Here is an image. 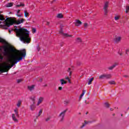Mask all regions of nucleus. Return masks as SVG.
I'll return each instance as SVG.
<instances>
[{
  "mask_svg": "<svg viewBox=\"0 0 129 129\" xmlns=\"http://www.w3.org/2000/svg\"><path fill=\"white\" fill-rule=\"evenodd\" d=\"M11 52H17L15 54L11 56L9 58V61L12 64L11 66H6L0 63V73H5V72H9V70L14 67L15 64H17L18 62H20L21 60H23V58L26 57L27 53L26 52V49H24L22 50H17L13 47L9 48Z\"/></svg>",
  "mask_w": 129,
  "mask_h": 129,
  "instance_id": "1",
  "label": "nucleus"
},
{
  "mask_svg": "<svg viewBox=\"0 0 129 129\" xmlns=\"http://www.w3.org/2000/svg\"><path fill=\"white\" fill-rule=\"evenodd\" d=\"M14 30L16 34L17 37L20 38V41L29 44L31 42V38H30V32L26 29L20 28L18 29V27L15 26Z\"/></svg>",
  "mask_w": 129,
  "mask_h": 129,
  "instance_id": "2",
  "label": "nucleus"
},
{
  "mask_svg": "<svg viewBox=\"0 0 129 129\" xmlns=\"http://www.w3.org/2000/svg\"><path fill=\"white\" fill-rule=\"evenodd\" d=\"M24 21H25V19H24L19 20H15L11 17L7 18L6 20H5L4 22H3V24H0V28H2L3 30H8V28L10 26H13V24L20 25V24L24 23Z\"/></svg>",
  "mask_w": 129,
  "mask_h": 129,
  "instance_id": "3",
  "label": "nucleus"
},
{
  "mask_svg": "<svg viewBox=\"0 0 129 129\" xmlns=\"http://www.w3.org/2000/svg\"><path fill=\"white\" fill-rule=\"evenodd\" d=\"M108 4H109V2H106L105 3H104V7H103V10H104V15L105 16H106V15H107L108 13Z\"/></svg>",
  "mask_w": 129,
  "mask_h": 129,
  "instance_id": "4",
  "label": "nucleus"
},
{
  "mask_svg": "<svg viewBox=\"0 0 129 129\" xmlns=\"http://www.w3.org/2000/svg\"><path fill=\"white\" fill-rule=\"evenodd\" d=\"M68 109H66L63 110L62 112H61L59 115V118H60V121H63L64 120V117L65 116V114L66 112H67Z\"/></svg>",
  "mask_w": 129,
  "mask_h": 129,
  "instance_id": "5",
  "label": "nucleus"
},
{
  "mask_svg": "<svg viewBox=\"0 0 129 129\" xmlns=\"http://www.w3.org/2000/svg\"><path fill=\"white\" fill-rule=\"evenodd\" d=\"M104 78H106V79H109V78H111V75L104 74L99 77V79H104Z\"/></svg>",
  "mask_w": 129,
  "mask_h": 129,
  "instance_id": "6",
  "label": "nucleus"
},
{
  "mask_svg": "<svg viewBox=\"0 0 129 129\" xmlns=\"http://www.w3.org/2000/svg\"><path fill=\"white\" fill-rule=\"evenodd\" d=\"M121 40V37L120 36H115V38H114V41L115 43H119Z\"/></svg>",
  "mask_w": 129,
  "mask_h": 129,
  "instance_id": "7",
  "label": "nucleus"
},
{
  "mask_svg": "<svg viewBox=\"0 0 129 129\" xmlns=\"http://www.w3.org/2000/svg\"><path fill=\"white\" fill-rule=\"evenodd\" d=\"M74 24H75V26L78 27V26L82 25V22L80 21L79 20H77L76 21V22L74 23Z\"/></svg>",
  "mask_w": 129,
  "mask_h": 129,
  "instance_id": "8",
  "label": "nucleus"
},
{
  "mask_svg": "<svg viewBox=\"0 0 129 129\" xmlns=\"http://www.w3.org/2000/svg\"><path fill=\"white\" fill-rule=\"evenodd\" d=\"M12 117L13 120H14L15 122H18V121H19V120L16 118V115L15 114H12Z\"/></svg>",
  "mask_w": 129,
  "mask_h": 129,
  "instance_id": "9",
  "label": "nucleus"
},
{
  "mask_svg": "<svg viewBox=\"0 0 129 129\" xmlns=\"http://www.w3.org/2000/svg\"><path fill=\"white\" fill-rule=\"evenodd\" d=\"M59 33L60 34H62V35H63L64 36V37H72V35H69V34H66V33H63V31H62V30H61L60 31H59Z\"/></svg>",
  "mask_w": 129,
  "mask_h": 129,
  "instance_id": "10",
  "label": "nucleus"
},
{
  "mask_svg": "<svg viewBox=\"0 0 129 129\" xmlns=\"http://www.w3.org/2000/svg\"><path fill=\"white\" fill-rule=\"evenodd\" d=\"M35 89V85H33L32 86H28V89L30 90V91H33Z\"/></svg>",
  "mask_w": 129,
  "mask_h": 129,
  "instance_id": "11",
  "label": "nucleus"
},
{
  "mask_svg": "<svg viewBox=\"0 0 129 129\" xmlns=\"http://www.w3.org/2000/svg\"><path fill=\"white\" fill-rule=\"evenodd\" d=\"M4 51L5 52V55H8V54H9V47L8 46L4 47Z\"/></svg>",
  "mask_w": 129,
  "mask_h": 129,
  "instance_id": "12",
  "label": "nucleus"
},
{
  "mask_svg": "<svg viewBox=\"0 0 129 129\" xmlns=\"http://www.w3.org/2000/svg\"><path fill=\"white\" fill-rule=\"evenodd\" d=\"M35 108H36V105H35V104L33 103L30 105L31 110H35Z\"/></svg>",
  "mask_w": 129,
  "mask_h": 129,
  "instance_id": "13",
  "label": "nucleus"
},
{
  "mask_svg": "<svg viewBox=\"0 0 129 129\" xmlns=\"http://www.w3.org/2000/svg\"><path fill=\"white\" fill-rule=\"evenodd\" d=\"M43 99H44V98H42V97H40L38 99V102L37 104V105H40L41 102H42L43 101Z\"/></svg>",
  "mask_w": 129,
  "mask_h": 129,
  "instance_id": "14",
  "label": "nucleus"
},
{
  "mask_svg": "<svg viewBox=\"0 0 129 129\" xmlns=\"http://www.w3.org/2000/svg\"><path fill=\"white\" fill-rule=\"evenodd\" d=\"M85 92H86V91L85 90H83L82 93L80 96V99H81L82 97H83V96L85 94Z\"/></svg>",
  "mask_w": 129,
  "mask_h": 129,
  "instance_id": "15",
  "label": "nucleus"
},
{
  "mask_svg": "<svg viewBox=\"0 0 129 129\" xmlns=\"http://www.w3.org/2000/svg\"><path fill=\"white\" fill-rule=\"evenodd\" d=\"M13 5H14L13 3H8L6 5V7H7V8H11V7H13Z\"/></svg>",
  "mask_w": 129,
  "mask_h": 129,
  "instance_id": "16",
  "label": "nucleus"
},
{
  "mask_svg": "<svg viewBox=\"0 0 129 129\" xmlns=\"http://www.w3.org/2000/svg\"><path fill=\"white\" fill-rule=\"evenodd\" d=\"M94 80V78H91L90 80H89V82L88 83V85H90L92 83V81Z\"/></svg>",
  "mask_w": 129,
  "mask_h": 129,
  "instance_id": "17",
  "label": "nucleus"
},
{
  "mask_svg": "<svg viewBox=\"0 0 129 129\" xmlns=\"http://www.w3.org/2000/svg\"><path fill=\"white\" fill-rule=\"evenodd\" d=\"M60 81L61 82V85H63V84H66V83H67V82L64 80V79H61L60 80Z\"/></svg>",
  "mask_w": 129,
  "mask_h": 129,
  "instance_id": "18",
  "label": "nucleus"
},
{
  "mask_svg": "<svg viewBox=\"0 0 129 129\" xmlns=\"http://www.w3.org/2000/svg\"><path fill=\"white\" fill-rule=\"evenodd\" d=\"M115 66H116V64H113L112 66L109 67L108 69H109V70H112L113 68H115Z\"/></svg>",
  "mask_w": 129,
  "mask_h": 129,
  "instance_id": "19",
  "label": "nucleus"
},
{
  "mask_svg": "<svg viewBox=\"0 0 129 129\" xmlns=\"http://www.w3.org/2000/svg\"><path fill=\"white\" fill-rule=\"evenodd\" d=\"M17 8H20V7H25V4L22 3H20V5H17L16 6Z\"/></svg>",
  "mask_w": 129,
  "mask_h": 129,
  "instance_id": "20",
  "label": "nucleus"
},
{
  "mask_svg": "<svg viewBox=\"0 0 129 129\" xmlns=\"http://www.w3.org/2000/svg\"><path fill=\"white\" fill-rule=\"evenodd\" d=\"M30 99L32 101L33 104H35V102L36 101V97H32L30 98Z\"/></svg>",
  "mask_w": 129,
  "mask_h": 129,
  "instance_id": "21",
  "label": "nucleus"
},
{
  "mask_svg": "<svg viewBox=\"0 0 129 129\" xmlns=\"http://www.w3.org/2000/svg\"><path fill=\"white\" fill-rule=\"evenodd\" d=\"M14 112L15 113L16 116H17V117H20V115H19V112H18V110L15 109Z\"/></svg>",
  "mask_w": 129,
  "mask_h": 129,
  "instance_id": "22",
  "label": "nucleus"
},
{
  "mask_svg": "<svg viewBox=\"0 0 129 129\" xmlns=\"http://www.w3.org/2000/svg\"><path fill=\"white\" fill-rule=\"evenodd\" d=\"M21 104H22V101L19 100L17 104L18 107H20L21 106Z\"/></svg>",
  "mask_w": 129,
  "mask_h": 129,
  "instance_id": "23",
  "label": "nucleus"
},
{
  "mask_svg": "<svg viewBox=\"0 0 129 129\" xmlns=\"http://www.w3.org/2000/svg\"><path fill=\"white\" fill-rule=\"evenodd\" d=\"M57 18H58L59 19H61V18H63V15H62V14H58L57 15Z\"/></svg>",
  "mask_w": 129,
  "mask_h": 129,
  "instance_id": "24",
  "label": "nucleus"
},
{
  "mask_svg": "<svg viewBox=\"0 0 129 129\" xmlns=\"http://www.w3.org/2000/svg\"><path fill=\"white\" fill-rule=\"evenodd\" d=\"M0 21H5V18L2 14H0Z\"/></svg>",
  "mask_w": 129,
  "mask_h": 129,
  "instance_id": "25",
  "label": "nucleus"
},
{
  "mask_svg": "<svg viewBox=\"0 0 129 129\" xmlns=\"http://www.w3.org/2000/svg\"><path fill=\"white\" fill-rule=\"evenodd\" d=\"M28 16H29V13H28V11H24V16L27 17H28Z\"/></svg>",
  "mask_w": 129,
  "mask_h": 129,
  "instance_id": "26",
  "label": "nucleus"
},
{
  "mask_svg": "<svg viewBox=\"0 0 129 129\" xmlns=\"http://www.w3.org/2000/svg\"><path fill=\"white\" fill-rule=\"evenodd\" d=\"M5 42H6V40H5V39L0 37V42L1 43H5Z\"/></svg>",
  "mask_w": 129,
  "mask_h": 129,
  "instance_id": "27",
  "label": "nucleus"
},
{
  "mask_svg": "<svg viewBox=\"0 0 129 129\" xmlns=\"http://www.w3.org/2000/svg\"><path fill=\"white\" fill-rule=\"evenodd\" d=\"M109 84H115V82L114 81H110L109 82Z\"/></svg>",
  "mask_w": 129,
  "mask_h": 129,
  "instance_id": "28",
  "label": "nucleus"
},
{
  "mask_svg": "<svg viewBox=\"0 0 129 129\" xmlns=\"http://www.w3.org/2000/svg\"><path fill=\"white\" fill-rule=\"evenodd\" d=\"M42 113H43V110L42 109H40L39 110V113H38V116H40V115H41V114H42Z\"/></svg>",
  "mask_w": 129,
  "mask_h": 129,
  "instance_id": "29",
  "label": "nucleus"
},
{
  "mask_svg": "<svg viewBox=\"0 0 129 129\" xmlns=\"http://www.w3.org/2000/svg\"><path fill=\"white\" fill-rule=\"evenodd\" d=\"M104 104H105V107H107L108 108V107H109V104H108V103L105 102Z\"/></svg>",
  "mask_w": 129,
  "mask_h": 129,
  "instance_id": "30",
  "label": "nucleus"
},
{
  "mask_svg": "<svg viewBox=\"0 0 129 129\" xmlns=\"http://www.w3.org/2000/svg\"><path fill=\"white\" fill-rule=\"evenodd\" d=\"M84 26L85 28H87L88 27V24L87 23H85L84 24Z\"/></svg>",
  "mask_w": 129,
  "mask_h": 129,
  "instance_id": "31",
  "label": "nucleus"
},
{
  "mask_svg": "<svg viewBox=\"0 0 129 129\" xmlns=\"http://www.w3.org/2000/svg\"><path fill=\"white\" fill-rule=\"evenodd\" d=\"M77 41L81 43L82 42V41L81 40V39L80 38H78L77 39Z\"/></svg>",
  "mask_w": 129,
  "mask_h": 129,
  "instance_id": "32",
  "label": "nucleus"
},
{
  "mask_svg": "<svg viewBox=\"0 0 129 129\" xmlns=\"http://www.w3.org/2000/svg\"><path fill=\"white\" fill-rule=\"evenodd\" d=\"M68 103H69V101H64V104H65V105H67L68 104Z\"/></svg>",
  "mask_w": 129,
  "mask_h": 129,
  "instance_id": "33",
  "label": "nucleus"
},
{
  "mask_svg": "<svg viewBox=\"0 0 129 129\" xmlns=\"http://www.w3.org/2000/svg\"><path fill=\"white\" fill-rule=\"evenodd\" d=\"M50 119H51V117L49 116V117H48L47 118H46L45 119V120H46V121H49V120H50Z\"/></svg>",
  "mask_w": 129,
  "mask_h": 129,
  "instance_id": "34",
  "label": "nucleus"
},
{
  "mask_svg": "<svg viewBox=\"0 0 129 129\" xmlns=\"http://www.w3.org/2000/svg\"><path fill=\"white\" fill-rule=\"evenodd\" d=\"M36 31H37V30L36 29V28H33L32 29V33L34 34L35 33H36Z\"/></svg>",
  "mask_w": 129,
  "mask_h": 129,
  "instance_id": "35",
  "label": "nucleus"
},
{
  "mask_svg": "<svg viewBox=\"0 0 129 129\" xmlns=\"http://www.w3.org/2000/svg\"><path fill=\"white\" fill-rule=\"evenodd\" d=\"M129 11V7L127 6L126 7V13H127Z\"/></svg>",
  "mask_w": 129,
  "mask_h": 129,
  "instance_id": "36",
  "label": "nucleus"
},
{
  "mask_svg": "<svg viewBox=\"0 0 129 129\" xmlns=\"http://www.w3.org/2000/svg\"><path fill=\"white\" fill-rule=\"evenodd\" d=\"M36 49H37V51H38V52L40 51V46H39V45H37V46H36Z\"/></svg>",
  "mask_w": 129,
  "mask_h": 129,
  "instance_id": "37",
  "label": "nucleus"
},
{
  "mask_svg": "<svg viewBox=\"0 0 129 129\" xmlns=\"http://www.w3.org/2000/svg\"><path fill=\"white\" fill-rule=\"evenodd\" d=\"M4 59V56L2 54H0V60H3Z\"/></svg>",
  "mask_w": 129,
  "mask_h": 129,
  "instance_id": "38",
  "label": "nucleus"
},
{
  "mask_svg": "<svg viewBox=\"0 0 129 129\" xmlns=\"http://www.w3.org/2000/svg\"><path fill=\"white\" fill-rule=\"evenodd\" d=\"M119 19V17L116 16L115 17V21H117V20H118Z\"/></svg>",
  "mask_w": 129,
  "mask_h": 129,
  "instance_id": "39",
  "label": "nucleus"
},
{
  "mask_svg": "<svg viewBox=\"0 0 129 129\" xmlns=\"http://www.w3.org/2000/svg\"><path fill=\"white\" fill-rule=\"evenodd\" d=\"M20 82H22V80L21 79L17 80V83H20Z\"/></svg>",
  "mask_w": 129,
  "mask_h": 129,
  "instance_id": "40",
  "label": "nucleus"
},
{
  "mask_svg": "<svg viewBox=\"0 0 129 129\" xmlns=\"http://www.w3.org/2000/svg\"><path fill=\"white\" fill-rule=\"evenodd\" d=\"M123 76V77H124L125 78H127L128 77V76H127V75H124V76Z\"/></svg>",
  "mask_w": 129,
  "mask_h": 129,
  "instance_id": "41",
  "label": "nucleus"
},
{
  "mask_svg": "<svg viewBox=\"0 0 129 129\" xmlns=\"http://www.w3.org/2000/svg\"><path fill=\"white\" fill-rule=\"evenodd\" d=\"M62 87H58V90H62Z\"/></svg>",
  "mask_w": 129,
  "mask_h": 129,
  "instance_id": "42",
  "label": "nucleus"
},
{
  "mask_svg": "<svg viewBox=\"0 0 129 129\" xmlns=\"http://www.w3.org/2000/svg\"><path fill=\"white\" fill-rule=\"evenodd\" d=\"M49 24H50V22H46V25H47V26H49Z\"/></svg>",
  "mask_w": 129,
  "mask_h": 129,
  "instance_id": "43",
  "label": "nucleus"
},
{
  "mask_svg": "<svg viewBox=\"0 0 129 129\" xmlns=\"http://www.w3.org/2000/svg\"><path fill=\"white\" fill-rule=\"evenodd\" d=\"M71 75H72V72H70L69 76H71Z\"/></svg>",
  "mask_w": 129,
  "mask_h": 129,
  "instance_id": "44",
  "label": "nucleus"
},
{
  "mask_svg": "<svg viewBox=\"0 0 129 129\" xmlns=\"http://www.w3.org/2000/svg\"><path fill=\"white\" fill-rule=\"evenodd\" d=\"M66 80H68L69 79V77H66Z\"/></svg>",
  "mask_w": 129,
  "mask_h": 129,
  "instance_id": "45",
  "label": "nucleus"
},
{
  "mask_svg": "<svg viewBox=\"0 0 129 129\" xmlns=\"http://www.w3.org/2000/svg\"><path fill=\"white\" fill-rule=\"evenodd\" d=\"M85 124H87V123H88V122L86 120H85Z\"/></svg>",
  "mask_w": 129,
  "mask_h": 129,
  "instance_id": "46",
  "label": "nucleus"
},
{
  "mask_svg": "<svg viewBox=\"0 0 129 129\" xmlns=\"http://www.w3.org/2000/svg\"><path fill=\"white\" fill-rule=\"evenodd\" d=\"M70 70H71V69L70 68H69L68 70V72H70Z\"/></svg>",
  "mask_w": 129,
  "mask_h": 129,
  "instance_id": "47",
  "label": "nucleus"
},
{
  "mask_svg": "<svg viewBox=\"0 0 129 129\" xmlns=\"http://www.w3.org/2000/svg\"><path fill=\"white\" fill-rule=\"evenodd\" d=\"M84 126H85V124H83V125H82V127H84Z\"/></svg>",
  "mask_w": 129,
  "mask_h": 129,
  "instance_id": "48",
  "label": "nucleus"
},
{
  "mask_svg": "<svg viewBox=\"0 0 129 129\" xmlns=\"http://www.w3.org/2000/svg\"><path fill=\"white\" fill-rule=\"evenodd\" d=\"M40 82H42V79H40Z\"/></svg>",
  "mask_w": 129,
  "mask_h": 129,
  "instance_id": "49",
  "label": "nucleus"
},
{
  "mask_svg": "<svg viewBox=\"0 0 129 129\" xmlns=\"http://www.w3.org/2000/svg\"><path fill=\"white\" fill-rule=\"evenodd\" d=\"M68 80L69 82L70 83V79H69Z\"/></svg>",
  "mask_w": 129,
  "mask_h": 129,
  "instance_id": "50",
  "label": "nucleus"
},
{
  "mask_svg": "<svg viewBox=\"0 0 129 129\" xmlns=\"http://www.w3.org/2000/svg\"><path fill=\"white\" fill-rule=\"evenodd\" d=\"M110 110L112 111V110H113V109L111 108V109H110Z\"/></svg>",
  "mask_w": 129,
  "mask_h": 129,
  "instance_id": "51",
  "label": "nucleus"
},
{
  "mask_svg": "<svg viewBox=\"0 0 129 129\" xmlns=\"http://www.w3.org/2000/svg\"><path fill=\"white\" fill-rule=\"evenodd\" d=\"M19 13H20V10H19L18 12H17V13L19 14Z\"/></svg>",
  "mask_w": 129,
  "mask_h": 129,
  "instance_id": "52",
  "label": "nucleus"
},
{
  "mask_svg": "<svg viewBox=\"0 0 129 129\" xmlns=\"http://www.w3.org/2000/svg\"><path fill=\"white\" fill-rule=\"evenodd\" d=\"M9 33L11 34V30H9Z\"/></svg>",
  "mask_w": 129,
  "mask_h": 129,
  "instance_id": "53",
  "label": "nucleus"
},
{
  "mask_svg": "<svg viewBox=\"0 0 129 129\" xmlns=\"http://www.w3.org/2000/svg\"><path fill=\"white\" fill-rule=\"evenodd\" d=\"M18 17H21V15H18Z\"/></svg>",
  "mask_w": 129,
  "mask_h": 129,
  "instance_id": "54",
  "label": "nucleus"
},
{
  "mask_svg": "<svg viewBox=\"0 0 129 129\" xmlns=\"http://www.w3.org/2000/svg\"><path fill=\"white\" fill-rule=\"evenodd\" d=\"M122 55V53H120V56H121Z\"/></svg>",
  "mask_w": 129,
  "mask_h": 129,
  "instance_id": "55",
  "label": "nucleus"
},
{
  "mask_svg": "<svg viewBox=\"0 0 129 129\" xmlns=\"http://www.w3.org/2000/svg\"><path fill=\"white\" fill-rule=\"evenodd\" d=\"M44 86V87H46L47 86V84L45 85Z\"/></svg>",
  "mask_w": 129,
  "mask_h": 129,
  "instance_id": "56",
  "label": "nucleus"
},
{
  "mask_svg": "<svg viewBox=\"0 0 129 129\" xmlns=\"http://www.w3.org/2000/svg\"><path fill=\"white\" fill-rule=\"evenodd\" d=\"M88 114V112H87L86 113V114Z\"/></svg>",
  "mask_w": 129,
  "mask_h": 129,
  "instance_id": "57",
  "label": "nucleus"
},
{
  "mask_svg": "<svg viewBox=\"0 0 129 129\" xmlns=\"http://www.w3.org/2000/svg\"><path fill=\"white\" fill-rule=\"evenodd\" d=\"M2 23H3V22H1V21H0V24H2Z\"/></svg>",
  "mask_w": 129,
  "mask_h": 129,
  "instance_id": "58",
  "label": "nucleus"
},
{
  "mask_svg": "<svg viewBox=\"0 0 129 129\" xmlns=\"http://www.w3.org/2000/svg\"><path fill=\"white\" fill-rule=\"evenodd\" d=\"M85 103H86V104H87V103H86V100L85 101Z\"/></svg>",
  "mask_w": 129,
  "mask_h": 129,
  "instance_id": "59",
  "label": "nucleus"
},
{
  "mask_svg": "<svg viewBox=\"0 0 129 129\" xmlns=\"http://www.w3.org/2000/svg\"><path fill=\"white\" fill-rule=\"evenodd\" d=\"M113 115H115V114H113Z\"/></svg>",
  "mask_w": 129,
  "mask_h": 129,
  "instance_id": "60",
  "label": "nucleus"
},
{
  "mask_svg": "<svg viewBox=\"0 0 129 129\" xmlns=\"http://www.w3.org/2000/svg\"><path fill=\"white\" fill-rule=\"evenodd\" d=\"M127 51H129V50H127Z\"/></svg>",
  "mask_w": 129,
  "mask_h": 129,
  "instance_id": "61",
  "label": "nucleus"
},
{
  "mask_svg": "<svg viewBox=\"0 0 129 129\" xmlns=\"http://www.w3.org/2000/svg\"><path fill=\"white\" fill-rule=\"evenodd\" d=\"M121 116H122V114H121Z\"/></svg>",
  "mask_w": 129,
  "mask_h": 129,
  "instance_id": "62",
  "label": "nucleus"
},
{
  "mask_svg": "<svg viewBox=\"0 0 129 129\" xmlns=\"http://www.w3.org/2000/svg\"><path fill=\"white\" fill-rule=\"evenodd\" d=\"M79 114H81V113H79Z\"/></svg>",
  "mask_w": 129,
  "mask_h": 129,
  "instance_id": "63",
  "label": "nucleus"
},
{
  "mask_svg": "<svg viewBox=\"0 0 129 129\" xmlns=\"http://www.w3.org/2000/svg\"><path fill=\"white\" fill-rule=\"evenodd\" d=\"M53 1H56V0H53Z\"/></svg>",
  "mask_w": 129,
  "mask_h": 129,
  "instance_id": "64",
  "label": "nucleus"
}]
</instances>
